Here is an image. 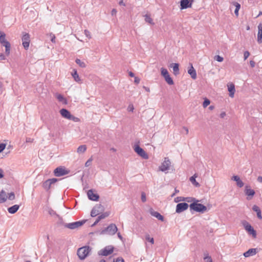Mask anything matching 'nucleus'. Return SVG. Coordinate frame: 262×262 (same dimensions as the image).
<instances>
[{"label": "nucleus", "instance_id": "56", "mask_svg": "<svg viewBox=\"0 0 262 262\" xmlns=\"http://www.w3.org/2000/svg\"><path fill=\"white\" fill-rule=\"evenodd\" d=\"M117 10L116 9H112V11H111V14L112 15H115L117 13Z\"/></svg>", "mask_w": 262, "mask_h": 262}, {"label": "nucleus", "instance_id": "24", "mask_svg": "<svg viewBox=\"0 0 262 262\" xmlns=\"http://www.w3.org/2000/svg\"><path fill=\"white\" fill-rule=\"evenodd\" d=\"M170 67L172 68L173 73L177 75L179 73V64L178 63H172L170 64Z\"/></svg>", "mask_w": 262, "mask_h": 262}, {"label": "nucleus", "instance_id": "30", "mask_svg": "<svg viewBox=\"0 0 262 262\" xmlns=\"http://www.w3.org/2000/svg\"><path fill=\"white\" fill-rule=\"evenodd\" d=\"M233 5L235 7V9L234 10V13L236 16L238 15V11L241 8V5L237 2H234Z\"/></svg>", "mask_w": 262, "mask_h": 262}, {"label": "nucleus", "instance_id": "58", "mask_svg": "<svg viewBox=\"0 0 262 262\" xmlns=\"http://www.w3.org/2000/svg\"><path fill=\"white\" fill-rule=\"evenodd\" d=\"M4 177L3 170L2 169L0 168V179L3 178Z\"/></svg>", "mask_w": 262, "mask_h": 262}, {"label": "nucleus", "instance_id": "17", "mask_svg": "<svg viewBox=\"0 0 262 262\" xmlns=\"http://www.w3.org/2000/svg\"><path fill=\"white\" fill-rule=\"evenodd\" d=\"M257 28H258L257 42L259 43H261L262 42V23L259 24Z\"/></svg>", "mask_w": 262, "mask_h": 262}, {"label": "nucleus", "instance_id": "1", "mask_svg": "<svg viewBox=\"0 0 262 262\" xmlns=\"http://www.w3.org/2000/svg\"><path fill=\"white\" fill-rule=\"evenodd\" d=\"M198 200L193 199V202L189 205L190 210H193L198 212L203 213L207 210V207L205 205L198 203Z\"/></svg>", "mask_w": 262, "mask_h": 262}, {"label": "nucleus", "instance_id": "57", "mask_svg": "<svg viewBox=\"0 0 262 262\" xmlns=\"http://www.w3.org/2000/svg\"><path fill=\"white\" fill-rule=\"evenodd\" d=\"M33 141V139L31 138H26V142H29V143H31V142H32Z\"/></svg>", "mask_w": 262, "mask_h": 262}, {"label": "nucleus", "instance_id": "20", "mask_svg": "<svg viewBox=\"0 0 262 262\" xmlns=\"http://www.w3.org/2000/svg\"><path fill=\"white\" fill-rule=\"evenodd\" d=\"M232 180L236 182V185L238 187L241 188L244 186V183L241 180L240 178L238 176H233L232 178Z\"/></svg>", "mask_w": 262, "mask_h": 262}, {"label": "nucleus", "instance_id": "35", "mask_svg": "<svg viewBox=\"0 0 262 262\" xmlns=\"http://www.w3.org/2000/svg\"><path fill=\"white\" fill-rule=\"evenodd\" d=\"M145 20L146 22L150 24H154V23L153 22L152 19L150 17L149 15L148 14L145 15Z\"/></svg>", "mask_w": 262, "mask_h": 262}, {"label": "nucleus", "instance_id": "10", "mask_svg": "<svg viewBox=\"0 0 262 262\" xmlns=\"http://www.w3.org/2000/svg\"><path fill=\"white\" fill-rule=\"evenodd\" d=\"M58 179L56 178L49 179L43 183L42 187L48 190L50 189L51 185L57 181Z\"/></svg>", "mask_w": 262, "mask_h": 262}, {"label": "nucleus", "instance_id": "22", "mask_svg": "<svg viewBox=\"0 0 262 262\" xmlns=\"http://www.w3.org/2000/svg\"><path fill=\"white\" fill-rule=\"evenodd\" d=\"M228 89L229 92V96L233 98L235 91L234 84L231 83L229 85H228Z\"/></svg>", "mask_w": 262, "mask_h": 262}, {"label": "nucleus", "instance_id": "53", "mask_svg": "<svg viewBox=\"0 0 262 262\" xmlns=\"http://www.w3.org/2000/svg\"><path fill=\"white\" fill-rule=\"evenodd\" d=\"M84 34L88 38H91L90 32L88 30H84Z\"/></svg>", "mask_w": 262, "mask_h": 262}, {"label": "nucleus", "instance_id": "6", "mask_svg": "<svg viewBox=\"0 0 262 262\" xmlns=\"http://www.w3.org/2000/svg\"><path fill=\"white\" fill-rule=\"evenodd\" d=\"M69 170H66L64 168L62 167H58L55 169L54 170V174L56 177H61L68 174Z\"/></svg>", "mask_w": 262, "mask_h": 262}, {"label": "nucleus", "instance_id": "7", "mask_svg": "<svg viewBox=\"0 0 262 262\" xmlns=\"http://www.w3.org/2000/svg\"><path fill=\"white\" fill-rule=\"evenodd\" d=\"M114 247L112 246H106L98 252V254L103 256H107L113 252Z\"/></svg>", "mask_w": 262, "mask_h": 262}, {"label": "nucleus", "instance_id": "34", "mask_svg": "<svg viewBox=\"0 0 262 262\" xmlns=\"http://www.w3.org/2000/svg\"><path fill=\"white\" fill-rule=\"evenodd\" d=\"M75 62L79 65V66L81 68H85L86 67V64L84 62L81 61L80 59H76L75 60Z\"/></svg>", "mask_w": 262, "mask_h": 262}, {"label": "nucleus", "instance_id": "13", "mask_svg": "<svg viewBox=\"0 0 262 262\" xmlns=\"http://www.w3.org/2000/svg\"><path fill=\"white\" fill-rule=\"evenodd\" d=\"M244 225L245 230L248 232V233L250 235H252L253 237H256V232L252 227V226L247 222L244 224Z\"/></svg>", "mask_w": 262, "mask_h": 262}, {"label": "nucleus", "instance_id": "37", "mask_svg": "<svg viewBox=\"0 0 262 262\" xmlns=\"http://www.w3.org/2000/svg\"><path fill=\"white\" fill-rule=\"evenodd\" d=\"M161 75L164 77H166L169 75L168 72L166 69L162 68L161 69Z\"/></svg>", "mask_w": 262, "mask_h": 262}, {"label": "nucleus", "instance_id": "5", "mask_svg": "<svg viewBox=\"0 0 262 262\" xmlns=\"http://www.w3.org/2000/svg\"><path fill=\"white\" fill-rule=\"evenodd\" d=\"M86 222V220H83L70 223H62L63 226L67 228L74 230L82 226Z\"/></svg>", "mask_w": 262, "mask_h": 262}, {"label": "nucleus", "instance_id": "27", "mask_svg": "<svg viewBox=\"0 0 262 262\" xmlns=\"http://www.w3.org/2000/svg\"><path fill=\"white\" fill-rule=\"evenodd\" d=\"M7 195L6 193L2 190L0 193V203H3L7 200Z\"/></svg>", "mask_w": 262, "mask_h": 262}, {"label": "nucleus", "instance_id": "42", "mask_svg": "<svg viewBox=\"0 0 262 262\" xmlns=\"http://www.w3.org/2000/svg\"><path fill=\"white\" fill-rule=\"evenodd\" d=\"M93 160L92 156L85 163V167H89L91 165L92 162Z\"/></svg>", "mask_w": 262, "mask_h": 262}, {"label": "nucleus", "instance_id": "43", "mask_svg": "<svg viewBox=\"0 0 262 262\" xmlns=\"http://www.w3.org/2000/svg\"><path fill=\"white\" fill-rule=\"evenodd\" d=\"M193 198H190V197H188V198H183L182 199H180V201H187V202H190L191 201H193Z\"/></svg>", "mask_w": 262, "mask_h": 262}, {"label": "nucleus", "instance_id": "4", "mask_svg": "<svg viewBox=\"0 0 262 262\" xmlns=\"http://www.w3.org/2000/svg\"><path fill=\"white\" fill-rule=\"evenodd\" d=\"M118 231V228L115 224H111L107 227L104 228L100 232L101 234H107L110 235H113Z\"/></svg>", "mask_w": 262, "mask_h": 262}, {"label": "nucleus", "instance_id": "39", "mask_svg": "<svg viewBox=\"0 0 262 262\" xmlns=\"http://www.w3.org/2000/svg\"><path fill=\"white\" fill-rule=\"evenodd\" d=\"M210 100L207 98H205L204 100V102L203 103V106L204 107H206L208 105H209L210 104Z\"/></svg>", "mask_w": 262, "mask_h": 262}, {"label": "nucleus", "instance_id": "46", "mask_svg": "<svg viewBox=\"0 0 262 262\" xmlns=\"http://www.w3.org/2000/svg\"><path fill=\"white\" fill-rule=\"evenodd\" d=\"M30 42H23V46L25 50H28L29 47Z\"/></svg>", "mask_w": 262, "mask_h": 262}, {"label": "nucleus", "instance_id": "50", "mask_svg": "<svg viewBox=\"0 0 262 262\" xmlns=\"http://www.w3.org/2000/svg\"><path fill=\"white\" fill-rule=\"evenodd\" d=\"M113 262H124V259L121 257H117L116 259H114Z\"/></svg>", "mask_w": 262, "mask_h": 262}, {"label": "nucleus", "instance_id": "14", "mask_svg": "<svg viewBox=\"0 0 262 262\" xmlns=\"http://www.w3.org/2000/svg\"><path fill=\"white\" fill-rule=\"evenodd\" d=\"M245 193L248 196L247 200H250L254 196L255 192L253 189L250 188V186L246 185L245 186Z\"/></svg>", "mask_w": 262, "mask_h": 262}, {"label": "nucleus", "instance_id": "2", "mask_svg": "<svg viewBox=\"0 0 262 262\" xmlns=\"http://www.w3.org/2000/svg\"><path fill=\"white\" fill-rule=\"evenodd\" d=\"M91 251V248L89 246H85L79 248L77 250V254L81 260L84 259Z\"/></svg>", "mask_w": 262, "mask_h": 262}, {"label": "nucleus", "instance_id": "41", "mask_svg": "<svg viewBox=\"0 0 262 262\" xmlns=\"http://www.w3.org/2000/svg\"><path fill=\"white\" fill-rule=\"evenodd\" d=\"M145 239L150 242L151 244H153L154 243V238L150 237L149 235H146L145 236Z\"/></svg>", "mask_w": 262, "mask_h": 262}, {"label": "nucleus", "instance_id": "31", "mask_svg": "<svg viewBox=\"0 0 262 262\" xmlns=\"http://www.w3.org/2000/svg\"><path fill=\"white\" fill-rule=\"evenodd\" d=\"M86 150V146L85 145H82L79 146L77 150L78 153H83Z\"/></svg>", "mask_w": 262, "mask_h": 262}, {"label": "nucleus", "instance_id": "63", "mask_svg": "<svg viewBox=\"0 0 262 262\" xmlns=\"http://www.w3.org/2000/svg\"><path fill=\"white\" fill-rule=\"evenodd\" d=\"M257 180L258 182H259L260 183H262V177L261 176L258 177Z\"/></svg>", "mask_w": 262, "mask_h": 262}, {"label": "nucleus", "instance_id": "52", "mask_svg": "<svg viewBox=\"0 0 262 262\" xmlns=\"http://www.w3.org/2000/svg\"><path fill=\"white\" fill-rule=\"evenodd\" d=\"M6 144L1 143L0 144V152H2L6 148Z\"/></svg>", "mask_w": 262, "mask_h": 262}, {"label": "nucleus", "instance_id": "49", "mask_svg": "<svg viewBox=\"0 0 262 262\" xmlns=\"http://www.w3.org/2000/svg\"><path fill=\"white\" fill-rule=\"evenodd\" d=\"M250 55V53L248 51H246L244 53V60H246Z\"/></svg>", "mask_w": 262, "mask_h": 262}, {"label": "nucleus", "instance_id": "33", "mask_svg": "<svg viewBox=\"0 0 262 262\" xmlns=\"http://www.w3.org/2000/svg\"><path fill=\"white\" fill-rule=\"evenodd\" d=\"M22 42H30V35L28 33H25L22 38Z\"/></svg>", "mask_w": 262, "mask_h": 262}, {"label": "nucleus", "instance_id": "51", "mask_svg": "<svg viewBox=\"0 0 262 262\" xmlns=\"http://www.w3.org/2000/svg\"><path fill=\"white\" fill-rule=\"evenodd\" d=\"M48 213L51 215H57L56 214V212L53 210L51 208H50L48 210Z\"/></svg>", "mask_w": 262, "mask_h": 262}, {"label": "nucleus", "instance_id": "18", "mask_svg": "<svg viewBox=\"0 0 262 262\" xmlns=\"http://www.w3.org/2000/svg\"><path fill=\"white\" fill-rule=\"evenodd\" d=\"M60 113L62 117L69 119L71 115L70 112L66 108H62L60 110Z\"/></svg>", "mask_w": 262, "mask_h": 262}, {"label": "nucleus", "instance_id": "8", "mask_svg": "<svg viewBox=\"0 0 262 262\" xmlns=\"http://www.w3.org/2000/svg\"><path fill=\"white\" fill-rule=\"evenodd\" d=\"M170 164L171 162L169 158L168 157L165 158L164 161L161 164V165L159 166L160 170L165 172L168 170Z\"/></svg>", "mask_w": 262, "mask_h": 262}, {"label": "nucleus", "instance_id": "29", "mask_svg": "<svg viewBox=\"0 0 262 262\" xmlns=\"http://www.w3.org/2000/svg\"><path fill=\"white\" fill-rule=\"evenodd\" d=\"M72 75L75 81L78 82L80 81V79L76 70H74V72Z\"/></svg>", "mask_w": 262, "mask_h": 262}, {"label": "nucleus", "instance_id": "15", "mask_svg": "<svg viewBox=\"0 0 262 262\" xmlns=\"http://www.w3.org/2000/svg\"><path fill=\"white\" fill-rule=\"evenodd\" d=\"M87 194L90 200L97 201L99 200V195L97 193H94L92 189L89 190Z\"/></svg>", "mask_w": 262, "mask_h": 262}, {"label": "nucleus", "instance_id": "9", "mask_svg": "<svg viewBox=\"0 0 262 262\" xmlns=\"http://www.w3.org/2000/svg\"><path fill=\"white\" fill-rule=\"evenodd\" d=\"M135 152L140 157L144 159H147L148 156L143 148L140 147L139 145H136L134 148Z\"/></svg>", "mask_w": 262, "mask_h": 262}, {"label": "nucleus", "instance_id": "55", "mask_svg": "<svg viewBox=\"0 0 262 262\" xmlns=\"http://www.w3.org/2000/svg\"><path fill=\"white\" fill-rule=\"evenodd\" d=\"M250 64L252 68H254L255 67V63L253 60H251L250 61Z\"/></svg>", "mask_w": 262, "mask_h": 262}, {"label": "nucleus", "instance_id": "44", "mask_svg": "<svg viewBox=\"0 0 262 262\" xmlns=\"http://www.w3.org/2000/svg\"><path fill=\"white\" fill-rule=\"evenodd\" d=\"M70 120H72L74 122H78L79 121V119L77 117H76L73 115H71L70 118L69 119Z\"/></svg>", "mask_w": 262, "mask_h": 262}, {"label": "nucleus", "instance_id": "23", "mask_svg": "<svg viewBox=\"0 0 262 262\" xmlns=\"http://www.w3.org/2000/svg\"><path fill=\"white\" fill-rule=\"evenodd\" d=\"M150 214L152 216L156 217L161 221H164V217L160 213L157 211H151Z\"/></svg>", "mask_w": 262, "mask_h": 262}, {"label": "nucleus", "instance_id": "3", "mask_svg": "<svg viewBox=\"0 0 262 262\" xmlns=\"http://www.w3.org/2000/svg\"><path fill=\"white\" fill-rule=\"evenodd\" d=\"M6 34L3 32L0 31V43L5 47V54L9 55L10 51V43L5 39Z\"/></svg>", "mask_w": 262, "mask_h": 262}, {"label": "nucleus", "instance_id": "45", "mask_svg": "<svg viewBox=\"0 0 262 262\" xmlns=\"http://www.w3.org/2000/svg\"><path fill=\"white\" fill-rule=\"evenodd\" d=\"M57 99L59 101L62 102L63 100H65L63 96L61 94H58L56 97Z\"/></svg>", "mask_w": 262, "mask_h": 262}, {"label": "nucleus", "instance_id": "36", "mask_svg": "<svg viewBox=\"0 0 262 262\" xmlns=\"http://www.w3.org/2000/svg\"><path fill=\"white\" fill-rule=\"evenodd\" d=\"M165 81L169 85H172L173 84V81L172 79L170 77L169 75L164 77Z\"/></svg>", "mask_w": 262, "mask_h": 262}, {"label": "nucleus", "instance_id": "60", "mask_svg": "<svg viewBox=\"0 0 262 262\" xmlns=\"http://www.w3.org/2000/svg\"><path fill=\"white\" fill-rule=\"evenodd\" d=\"M133 110H134L133 105H129L128 107V110L129 111H133Z\"/></svg>", "mask_w": 262, "mask_h": 262}, {"label": "nucleus", "instance_id": "21", "mask_svg": "<svg viewBox=\"0 0 262 262\" xmlns=\"http://www.w3.org/2000/svg\"><path fill=\"white\" fill-rule=\"evenodd\" d=\"M20 207V205H14L11 207H10L8 208V211L9 213L11 214H14L16 213Z\"/></svg>", "mask_w": 262, "mask_h": 262}, {"label": "nucleus", "instance_id": "59", "mask_svg": "<svg viewBox=\"0 0 262 262\" xmlns=\"http://www.w3.org/2000/svg\"><path fill=\"white\" fill-rule=\"evenodd\" d=\"M100 221V220H98V217H97L96 221L93 223V224L92 225V226H94L96 225Z\"/></svg>", "mask_w": 262, "mask_h": 262}, {"label": "nucleus", "instance_id": "19", "mask_svg": "<svg viewBox=\"0 0 262 262\" xmlns=\"http://www.w3.org/2000/svg\"><path fill=\"white\" fill-rule=\"evenodd\" d=\"M256 252L257 249L256 248H251L244 253V256L245 257L253 256L256 254Z\"/></svg>", "mask_w": 262, "mask_h": 262}, {"label": "nucleus", "instance_id": "64", "mask_svg": "<svg viewBox=\"0 0 262 262\" xmlns=\"http://www.w3.org/2000/svg\"><path fill=\"white\" fill-rule=\"evenodd\" d=\"M205 259H207V262H212V260L210 257H206Z\"/></svg>", "mask_w": 262, "mask_h": 262}, {"label": "nucleus", "instance_id": "16", "mask_svg": "<svg viewBox=\"0 0 262 262\" xmlns=\"http://www.w3.org/2000/svg\"><path fill=\"white\" fill-rule=\"evenodd\" d=\"M190 67L188 70V73L190 75L191 77L193 79H195L196 78V73L195 70L192 66L191 63H190Z\"/></svg>", "mask_w": 262, "mask_h": 262}, {"label": "nucleus", "instance_id": "28", "mask_svg": "<svg viewBox=\"0 0 262 262\" xmlns=\"http://www.w3.org/2000/svg\"><path fill=\"white\" fill-rule=\"evenodd\" d=\"M196 178V174H194L193 176L191 177L189 179L190 181L192 183V184L196 187H200V184L196 182L195 179Z\"/></svg>", "mask_w": 262, "mask_h": 262}, {"label": "nucleus", "instance_id": "12", "mask_svg": "<svg viewBox=\"0 0 262 262\" xmlns=\"http://www.w3.org/2000/svg\"><path fill=\"white\" fill-rule=\"evenodd\" d=\"M189 206V205L185 202L178 203L176 206V212L181 213L187 209Z\"/></svg>", "mask_w": 262, "mask_h": 262}, {"label": "nucleus", "instance_id": "32", "mask_svg": "<svg viewBox=\"0 0 262 262\" xmlns=\"http://www.w3.org/2000/svg\"><path fill=\"white\" fill-rule=\"evenodd\" d=\"M47 127H48V129L49 130H50V133L49 134V136L50 137H57L58 136V134L57 133H54V130L52 128L51 125H48Z\"/></svg>", "mask_w": 262, "mask_h": 262}, {"label": "nucleus", "instance_id": "26", "mask_svg": "<svg viewBox=\"0 0 262 262\" xmlns=\"http://www.w3.org/2000/svg\"><path fill=\"white\" fill-rule=\"evenodd\" d=\"M100 208V206H95L92 210L91 212V215L92 217H95L98 214L99 212V209Z\"/></svg>", "mask_w": 262, "mask_h": 262}, {"label": "nucleus", "instance_id": "61", "mask_svg": "<svg viewBox=\"0 0 262 262\" xmlns=\"http://www.w3.org/2000/svg\"><path fill=\"white\" fill-rule=\"evenodd\" d=\"M5 56L3 54H0V60H5Z\"/></svg>", "mask_w": 262, "mask_h": 262}, {"label": "nucleus", "instance_id": "54", "mask_svg": "<svg viewBox=\"0 0 262 262\" xmlns=\"http://www.w3.org/2000/svg\"><path fill=\"white\" fill-rule=\"evenodd\" d=\"M140 81V79L139 78H138V77H135V79H134V82L138 84L139 83Z\"/></svg>", "mask_w": 262, "mask_h": 262}, {"label": "nucleus", "instance_id": "40", "mask_svg": "<svg viewBox=\"0 0 262 262\" xmlns=\"http://www.w3.org/2000/svg\"><path fill=\"white\" fill-rule=\"evenodd\" d=\"M7 198L10 200H13L15 199V194L13 192H11L8 194Z\"/></svg>", "mask_w": 262, "mask_h": 262}, {"label": "nucleus", "instance_id": "11", "mask_svg": "<svg viewBox=\"0 0 262 262\" xmlns=\"http://www.w3.org/2000/svg\"><path fill=\"white\" fill-rule=\"evenodd\" d=\"M193 0H181L180 9L183 10L191 7Z\"/></svg>", "mask_w": 262, "mask_h": 262}, {"label": "nucleus", "instance_id": "38", "mask_svg": "<svg viewBox=\"0 0 262 262\" xmlns=\"http://www.w3.org/2000/svg\"><path fill=\"white\" fill-rule=\"evenodd\" d=\"M109 212H105L98 216V220H101L102 219H105V217H107L109 215Z\"/></svg>", "mask_w": 262, "mask_h": 262}, {"label": "nucleus", "instance_id": "47", "mask_svg": "<svg viewBox=\"0 0 262 262\" xmlns=\"http://www.w3.org/2000/svg\"><path fill=\"white\" fill-rule=\"evenodd\" d=\"M215 59L219 62H222L223 61L224 58L220 55H216L215 56Z\"/></svg>", "mask_w": 262, "mask_h": 262}, {"label": "nucleus", "instance_id": "62", "mask_svg": "<svg viewBox=\"0 0 262 262\" xmlns=\"http://www.w3.org/2000/svg\"><path fill=\"white\" fill-rule=\"evenodd\" d=\"M117 236L120 239H121V241L123 240V237L122 236L120 232L117 233Z\"/></svg>", "mask_w": 262, "mask_h": 262}, {"label": "nucleus", "instance_id": "48", "mask_svg": "<svg viewBox=\"0 0 262 262\" xmlns=\"http://www.w3.org/2000/svg\"><path fill=\"white\" fill-rule=\"evenodd\" d=\"M141 200L143 202H145L146 201V194L144 192L141 193Z\"/></svg>", "mask_w": 262, "mask_h": 262}, {"label": "nucleus", "instance_id": "25", "mask_svg": "<svg viewBox=\"0 0 262 262\" xmlns=\"http://www.w3.org/2000/svg\"><path fill=\"white\" fill-rule=\"evenodd\" d=\"M252 209L254 211L256 212L257 217L259 219H261L262 216H261V210H260V208H259V207H258L256 205H254L252 207Z\"/></svg>", "mask_w": 262, "mask_h": 262}]
</instances>
